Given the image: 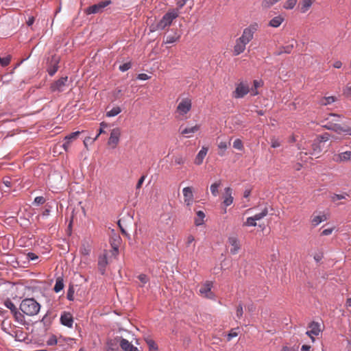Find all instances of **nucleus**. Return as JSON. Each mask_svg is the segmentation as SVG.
<instances>
[{
  "label": "nucleus",
  "instance_id": "1",
  "mask_svg": "<svg viewBox=\"0 0 351 351\" xmlns=\"http://www.w3.org/2000/svg\"><path fill=\"white\" fill-rule=\"evenodd\" d=\"M19 309L23 314L32 317L39 313L40 304L34 298H25L21 301Z\"/></svg>",
  "mask_w": 351,
  "mask_h": 351
},
{
  "label": "nucleus",
  "instance_id": "2",
  "mask_svg": "<svg viewBox=\"0 0 351 351\" xmlns=\"http://www.w3.org/2000/svg\"><path fill=\"white\" fill-rule=\"evenodd\" d=\"M180 12L178 9L169 10L160 19V21L156 25V26L151 27V31L154 32L156 30H162L169 27L172 23L173 21L179 16Z\"/></svg>",
  "mask_w": 351,
  "mask_h": 351
},
{
  "label": "nucleus",
  "instance_id": "3",
  "mask_svg": "<svg viewBox=\"0 0 351 351\" xmlns=\"http://www.w3.org/2000/svg\"><path fill=\"white\" fill-rule=\"evenodd\" d=\"M191 107L192 101L191 99L188 97L182 99L176 109V117L179 119H184L186 114L191 110Z\"/></svg>",
  "mask_w": 351,
  "mask_h": 351
},
{
  "label": "nucleus",
  "instance_id": "4",
  "mask_svg": "<svg viewBox=\"0 0 351 351\" xmlns=\"http://www.w3.org/2000/svg\"><path fill=\"white\" fill-rule=\"evenodd\" d=\"M328 140H329V138H328V134H325L324 135L318 136L311 144V149H310L308 152H304V154L315 156L317 158L318 157L317 155H319L323 149V146L322 144L323 143L328 141Z\"/></svg>",
  "mask_w": 351,
  "mask_h": 351
},
{
  "label": "nucleus",
  "instance_id": "5",
  "mask_svg": "<svg viewBox=\"0 0 351 351\" xmlns=\"http://www.w3.org/2000/svg\"><path fill=\"white\" fill-rule=\"evenodd\" d=\"M250 92V86L247 81H241L236 84L235 90L232 92V97L240 99L244 97Z\"/></svg>",
  "mask_w": 351,
  "mask_h": 351
},
{
  "label": "nucleus",
  "instance_id": "6",
  "mask_svg": "<svg viewBox=\"0 0 351 351\" xmlns=\"http://www.w3.org/2000/svg\"><path fill=\"white\" fill-rule=\"evenodd\" d=\"M258 29L259 25L257 23H252L243 29L239 38L248 44L254 38V35Z\"/></svg>",
  "mask_w": 351,
  "mask_h": 351
},
{
  "label": "nucleus",
  "instance_id": "7",
  "mask_svg": "<svg viewBox=\"0 0 351 351\" xmlns=\"http://www.w3.org/2000/svg\"><path fill=\"white\" fill-rule=\"evenodd\" d=\"M121 130L119 128H114L110 131V137L108 140V145L112 149H115L119 143Z\"/></svg>",
  "mask_w": 351,
  "mask_h": 351
},
{
  "label": "nucleus",
  "instance_id": "8",
  "mask_svg": "<svg viewBox=\"0 0 351 351\" xmlns=\"http://www.w3.org/2000/svg\"><path fill=\"white\" fill-rule=\"evenodd\" d=\"M111 3L110 1H101L97 4H94L89 6L85 10L86 14L101 13L104 11V8Z\"/></svg>",
  "mask_w": 351,
  "mask_h": 351
},
{
  "label": "nucleus",
  "instance_id": "9",
  "mask_svg": "<svg viewBox=\"0 0 351 351\" xmlns=\"http://www.w3.org/2000/svg\"><path fill=\"white\" fill-rule=\"evenodd\" d=\"M213 282L210 281L206 282L199 289V293L202 296L212 299L214 297L213 293L211 291Z\"/></svg>",
  "mask_w": 351,
  "mask_h": 351
},
{
  "label": "nucleus",
  "instance_id": "10",
  "mask_svg": "<svg viewBox=\"0 0 351 351\" xmlns=\"http://www.w3.org/2000/svg\"><path fill=\"white\" fill-rule=\"evenodd\" d=\"M228 242L231 247L230 253L233 255L238 254L241 247L239 239L236 236H231L228 237Z\"/></svg>",
  "mask_w": 351,
  "mask_h": 351
},
{
  "label": "nucleus",
  "instance_id": "11",
  "mask_svg": "<svg viewBox=\"0 0 351 351\" xmlns=\"http://www.w3.org/2000/svg\"><path fill=\"white\" fill-rule=\"evenodd\" d=\"M67 80H68V77L66 76L60 78L59 80H58L57 81H56L51 85V87H50L51 90L52 92L63 91L64 90V87L66 86Z\"/></svg>",
  "mask_w": 351,
  "mask_h": 351
},
{
  "label": "nucleus",
  "instance_id": "12",
  "mask_svg": "<svg viewBox=\"0 0 351 351\" xmlns=\"http://www.w3.org/2000/svg\"><path fill=\"white\" fill-rule=\"evenodd\" d=\"M309 330L306 332V335L308 337L311 335L317 336L321 332L320 324L318 322H312L308 324Z\"/></svg>",
  "mask_w": 351,
  "mask_h": 351
},
{
  "label": "nucleus",
  "instance_id": "13",
  "mask_svg": "<svg viewBox=\"0 0 351 351\" xmlns=\"http://www.w3.org/2000/svg\"><path fill=\"white\" fill-rule=\"evenodd\" d=\"M247 43L238 38L235 41V45L233 49L234 56H238L245 50Z\"/></svg>",
  "mask_w": 351,
  "mask_h": 351
},
{
  "label": "nucleus",
  "instance_id": "14",
  "mask_svg": "<svg viewBox=\"0 0 351 351\" xmlns=\"http://www.w3.org/2000/svg\"><path fill=\"white\" fill-rule=\"evenodd\" d=\"M60 322L62 325L71 328L73 324V318L71 313L64 312L60 316Z\"/></svg>",
  "mask_w": 351,
  "mask_h": 351
},
{
  "label": "nucleus",
  "instance_id": "15",
  "mask_svg": "<svg viewBox=\"0 0 351 351\" xmlns=\"http://www.w3.org/2000/svg\"><path fill=\"white\" fill-rule=\"evenodd\" d=\"M333 160L339 163L351 160V151H346L335 154L333 157Z\"/></svg>",
  "mask_w": 351,
  "mask_h": 351
},
{
  "label": "nucleus",
  "instance_id": "16",
  "mask_svg": "<svg viewBox=\"0 0 351 351\" xmlns=\"http://www.w3.org/2000/svg\"><path fill=\"white\" fill-rule=\"evenodd\" d=\"M119 344L123 351H140L125 339H121Z\"/></svg>",
  "mask_w": 351,
  "mask_h": 351
},
{
  "label": "nucleus",
  "instance_id": "17",
  "mask_svg": "<svg viewBox=\"0 0 351 351\" xmlns=\"http://www.w3.org/2000/svg\"><path fill=\"white\" fill-rule=\"evenodd\" d=\"M121 239L118 235H114L110 239V245L113 250V254L117 255L119 252V247L121 243Z\"/></svg>",
  "mask_w": 351,
  "mask_h": 351
},
{
  "label": "nucleus",
  "instance_id": "18",
  "mask_svg": "<svg viewBox=\"0 0 351 351\" xmlns=\"http://www.w3.org/2000/svg\"><path fill=\"white\" fill-rule=\"evenodd\" d=\"M207 152L208 148L203 147L195 157L194 161L195 164H196L197 165H200L201 164H202L203 160L207 154Z\"/></svg>",
  "mask_w": 351,
  "mask_h": 351
},
{
  "label": "nucleus",
  "instance_id": "19",
  "mask_svg": "<svg viewBox=\"0 0 351 351\" xmlns=\"http://www.w3.org/2000/svg\"><path fill=\"white\" fill-rule=\"evenodd\" d=\"M284 21V16H282V15H278L269 21L268 25L272 27L277 28L280 26V25L283 23Z\"/></svg>",
  "mask_w": 351,
  "mask_h": 351
},
{
  "label": "nucleus",
  "instance_id": "20",
  "mask_svg": "<svg viewBox=\"0 0 351 351\" xmlns=\"http://www.w3.org/2000/svg\"><path fill=\"white\" fill-rule=\"evenodd\" d=\"M315 0H301L300 10L302 13H306L311 7Z\"/></svg>",
  "mask_w": 351,
  "mask_h": 351
},
{
  "label": "nucleus",
  "instance_id": "21",
  "mask_svg": "<svg viewBox=\"0 0 351 351\" xmlns=\"http://www.w3.org/2000/svg\"><path fill=\"white\" fill-rule=\"evenodd\" d=\"M263 86V81L261 80H255L253 81V86L250 88V93L252 96L259 94L258 88Z\"/></svg>",
  "mask_w": 351,
  "mask_h": 351
},
{
  "label": "nucleus",
  "instance_id": "22",
  "mask_svg": "<svg viewBox=\"0 0 351 351\" xmlns=\"http://www.w3.org/2000/svg\"><path fill=\"white\" fill-rule=\"evenodd\" d=\"M206 215L202 210H198L196 213V217L194 219V223L196 226H202L204 223V218Z\"/></svg>",
  "mask_w": 351,
  "mask_h": 351
},
{
  "label": "nucleus",
  "instance_id": "23",
  "mask_svg": "<svg viewBox=\"0 0 351 351\" xmlns=\"http://www.w3.org/2000/svg\"><path fill=\"white\" fill-rule=\"evenodd\" d=\"M199 128L200 126L199 125H195L191 128H186L181 130V134L182 135H186V137H190L191 136L189 135V134L197 132L199 130Z\"/></svg>",
  "mask_w": 351,
  "mask_h": 351
},
{
  "label": "nucleus",
  "instance_id": "24",
  "mask_svg": "<svg viewBox=\"0 0 351 351\" xmlns=\"http://www.w3.org/2000/svg\"><path fill=\"white\" fill-rule=\"evenodd\" d=\"M91 251V247L88 243H84L82 244L80 248V253L83 256H88Z\"/></svg>",
  "mask_w": 351,
  "mask_h": 351
},
{
  "label": "nucleus",
  "instance_id": "25",
  "mask_svg": "<svg viewBox=\"0 0 351 351\" xmlns=\"http://www.w3.org/2000/svg\"><path fill=\"white\" fill-rule=\"evenodd\" d=\"M326 220V217L323 215H313L311 219V223L313 226H318L322 221Z\"/></svg>",
  "mask_w": 351,
  "mask_h": 351
},
{
  "label": "nucleus",
  "instance_id": "26",
  "mask_svg": "<svg viewBox=\"0 0 351 351\" xmlns=\"http://www.w3.org/2000/svg\"><path fill=\"white\" fill-rule=\"evenodd\" d=\"M230 145V139L228 141H221L218 144V148L220 149L219 154L221 156L224 155V151Z\"/></svg>",
  "mask_w": 351,
  "mask_h": 351
},
{
  "label": "nucleus",
  "instance_id": "27",
  "mask_svg": "<svg viewBox=\"0 0 351 351\" xmlns=\"http://www.w3.org/2000/svg\"><path fill=\"white\" fill-rule=\"evenodd\" d=\"M221 184V182L220 180L213 183L210 186V191L213 196L216 197L219 195V188Z\"/></svg>",
  "mask_w": 351,
  "mask_h": 351
},
{
  "label": "nucleus",
  "instance_id": "28",
  "mask_svg": "<svg viewBox=\"0 0 351 351\" xmlns=\"http://www.w3.org/2000/svg\"><path fill=\"white\" fill-rule=\"evenodd\" d=\"M64 286V285L62 278L59 277L56 279L53 290L56 293H58L63 289Z\"/></svg>",
  "mask_w": 351,
  "mask_h": 351
},
{
  "label": "nucleus",
  "instance_id": "29",
  "mask_svg": "<svg viewBox=\"0 0 351 351\" xmlns=\"http://www.w3.org/2000/svg\"><path fill=\"white\" fill-rule=\"evenodd\" d=\"M106 351H119L117 347V341H116V339L109 340L107 342Z\"/></svg>",
  "mask_w": 351,
  "mask_h": 351
},
{
  "label": "nucleus",
  "instance_id": "30",
  "mask_svg": "<svg viewBox=\"0 0 351 351\" xmlns=\"http://www.w3.org/2000/svg\"><path fill=\"white\" fill-rule=\"evenodd\" d=\"M121 112V108L119 106L113 107L110 110L106 112V116L108 117H115Z\"/></svg>",
  "mask_w": 351,
  "mask_h": 351
},
{
  "label": "nucleus",
  "instance_id": "31",
  "mask_svg": "<svg viewBox=\"0 0 351 351\" xmlns=\"http://www.w3.org/2000/svg\"><path fill=\"white\" fill-rule=\"evenodd\" d=\"M180 37V35L178 34L177 32H175L172 35L167 36L166 40L165 43H169V44L173 43L176 42L177 40H178Z\"/></svg>",
  "mask_w": 351,
  "mask_h": 351
},
{
  "label": "nucleus",
  "instance_id": "32",
  "mask_svg": "<svg viewBox=\"0 0 351 351\" xmlns=\"http://www.w3.org/2000/svg\"><path fill=\"white\" fill-rule=\"evenodd\" d=\"M298 0H286L283 3V8L285 10H292L296 5Z\"/></svg>",
  "mask_w": 351,
  "mask_h": 351
},
{
  "label": "nucleus",
  "instance_id": "33",
  "mask_svg": "<svg viewBox=\"0 0 351 351\" xmlns=\"http://www.w3.org/2000/svg\"><path fill=\"white\" fill-rule=\"evenodd\" d=\"M3 304L6 308L10 310L12 314L18 309L15 304L9 298L6 299Z\"/></svg>",
  "mask_w": 351,
  "mask_h": 351
},
{
  "label": "nucleus",
  "instance_id": "34",
  "mask_svg": "<svg viewBox=\"0 0 351 351\" xmlns=\"http://www.w3.org/2000/svg\"><path fill=\"white\" fill-rule=\"evenodd\" d=\"M15 320L17 322H19V323H22L24 322L25 320V317H24V315L23 313H21L20 311H19V310L17 309L15 312H14L12 313Z\"/></svg>",
  "mask_w": 351,
  "mask_h": 351
},
{
  "label": "nucleus",
  "instance_id": "35",
  "mask_svg": "<svg viewBox=\"0 0 351 351\" xmlns=\"http://www.w3.org/2000/svg\"><path fill=\"white\" fill-rule=\"evenodd\" d=\"M108 264L107 259L106 257H104L103 258L100 259L98 263L99 269L101 273V274H104L105 272V267L106 265Z\"/></svg>",
  "mask_w": 351,
  "mask_h": 351
},
{
  "label": "nucleus",
  "instance_id": "36",
  "mask_svg": "<svg viewBox=\"0 0 351 351\" xmlns=\"http://www.w3.org/2000/svg\"><path fill=\"white\" fill-rule=\"evenodd\" d=\"M335 101H336V99L335 97L330 96V97H324L321 100L320 102H321L322 105L326 106V105H328V104H330L335 102Z\"/></svg>",
  "mask_w": 351,
  "mask_h": 351
},
{
  "label": "nucleus",
  "instance_id": "37",
  "mask_svg": "<svg viewBox=\"0 0 351 351\" xmlns=\"http://www.w3.org/2000/svg\"><path fill=\"white\" fill-rule=\"evenodd\" d=\"M58 59H56L54 64L51 66V67L48 69V73L49 75L52 76L57 72L58 69Z\"/></svg>",
  "mask_w": 351,
  "mask_h": 351
},
{
  "label": "nucleus",
  "instance_id": "38",
  "mask_svg": "<svg viewBox=\"0 0 351 351\" xmlns=\"http://www.w3.org/2000/svg\"><path fill=\"white\" fill-rule=\"evenodd\" d=\"M74 293H75V289L73 285L69 286L67 293H66V298L69 300L73 301L74 300Z\"/></svg>",
  "mask_w": 351,
  "mask_h": 351
},
{
  "label": "nucleus",
  "instance_id": "39",
  "mask_svg": "<svg viewBox=\"0 0 351 351\" xmlns=\"http://www.w3.org/2000/svg\"><path fill=\"white\" fill-rule=\"evenodd\" d=\"M280 0H263L262 5L265 8H269Z\"/></svg>",
  "mask_w": 351,
  "mask_h": 351
},
{
  "label": "nucleus",
  "instance_id": "40",
  "mask_svg": "<svg viewBox=\"0 0 351 351\" xmlns=\"http://www.w3.org/2000/svg\"><path fill=\"white\" fill-rule=\"evenodd\" d=\"M233 147L238 150L243 149V144L241 139L237 138L233 142Z\"/></svg>",
  "mask_w": 351,
  "mask_h": 351
},
{
  "label": "nucleus",
  "instance_id": "41",
  "mask_svg": "<svg viewBox=\"0 0 351 351\" xmlns=\"http://www.w3.org/2000/svg\"><path fill=\"white\" fill-rule=\"evenodd\" d=\"M182 193L184 197H191L193 196V188L185 187L183 189Z\"/></svg>",
  "mask_w": 351,
  "mask_h": 351
},
{
  "label": "nucleus",
  "instance_id": "42",
  "mask_svg": "<svg viewBox=\"0 0 351 351\" xmlns=\"http://www.w3.org/2000/svg\"><path fill=\"white\" fill-rule=\"evenodd\" d=\"M267 208H264V210H262L260 213L256 214L254 216H253L255 221L260 220L263 219L264 217H265L267 214Z\"/></svg>",
  "mask_w": 351,
  "mask_h": 351
},
{
  "label": "nucleus",
  "instance_id": "43",
  "mask_svg": "<svg viewBox=\"0 0 351 351\" xmlns=\"http://www.w3.org/2000/svg\"><path fill=\"white\" fill-rule=\"evenodd\" d=\"M80 133V132L79 131L73 132V133L70 134L69 135L65 136L64 141H69V142H71L72 141L77 138V137L79 136Z\"/></svg>",
  "mask_w": 351,
  "mask_h": 351
},
{
  "label": "nucleus",
  "instance_id": "44",
  "mask_svg": "<svg viewBox=\"0 0 351 351\" xmlns=\"http://www.w3.org/2000/svg\"><path fill=\"white\" fill-rule=\"evenodd\" d=\"M11 61V57L10 56L4 57V58H0V64L5 67L8 66Z\"/></svg>",
  "mask_w": 351,
  "mask_h": 351
},
{
  "label": "nucleus",
  "instance_id": "45",
  "mask_svg": "<svg viewBox=\"0 0 351 351\" xmlns=\"http://www.w3.org/2000/svg\"><path fill=\"white\" fill-rule=\"evenodd\" d=\"M147 343L148 345L149 351L158 350V346L152 339L147 340Z\"/></svg>",
  "mask_w": 351,
  "mask_h": 351
},
{
  "label": "nucleus",
  "instance_id": "46",
  "mask_svg": "<svg viewBox=\"0 0 351 351\" xmlns=\"http://www.w3.org/2000/svg\"><path fill=\"white\" fill-rule=\"evenodd\" d=\"M343 94L347 97L351 96V83H348L343 88Z\"/></svg>",
  "mask_w": 351,
  "mask_h": 351
},
{
  "label": "nucleus",
  "instance_id": "47",
  "mask_svg": "<svg viewBox=\"0 0 351 351\" xmlns=\"http://www.w3.org/2000/svg\"><path fill=\"white\" fill-rule=\"evenodd\" d=\"M243 225L246 226H256V223L254 217H250L247 219L246 221L244 223Z\"/></svg>",
  "mask_w": 351,
  "mask_h": 351
},
{
  "label": "nucleus",
  "instance_id": "48",
  "mask_svg": "<svg viewBox=\"0 0 351 351\" xmlns=\"http://www.w3.org/2000/svg\"><path fill=\"white\" fill-rule=\"evenodd\" d=\"M132 66V64L130 62H126V63H124L121 65L119 66V69L122 72H125L128 70H129Z\"/></svg>",
  "mask_w": 351,
  "mask_h": 351
},
{
  "label": "nucleus",
  "instance_id": "49",
  "mask_svg": "<svg viewBox=\"0 0 351 351\" xmlns=\"http://www.w3.org/2000/svg\"><path fill=\"white\" fill-rule=\"evenodd\" d=\"M280 145H281V142L278 138H276L275 137H272L271 138V146L273 148H277V147H280Z\"/></svg>",
  "mask_w": 351,
  "mask_h": 351
},
{
  "label": "nucleus",
  "instance_id": "50",
  "mask_svg": "<svg viewBox=\"0 0 351 351\" xmlns=\"http://www.w3.org/2000/svg\"><path fill=\"white\" fill-rule=\"evenodd\" d=\"M57 343H58V339H57L56 336H55V335H51V337H49V338L47 341V343L49 346H54V345L57 344Z\"/></svg>",
  "mask_w": 351,
  "mask_h": 351
},
{
  "label": "nucleus",
  "instance_id": "51",
  "mask_svg": "<svg viewBox=\"0 0 351 351\" xmlns=\"http://www.w3.org/2000/svg\"><path fill=\"white\" fill-rule=\"evenodd\" d=\"M243 306L241 304H239L237 307V311H236V315L237 317L240 319L241 318V317L243 316Z\"/></svg>",
  "mask_w": 351,
  "mask_h": 351
},
{
  "label": "nucleus",
  "instance_id": "52",
  "mask_svg": "<svg viewBox=\"0 0 351 351\" xmlns=\"http://www.w3.org/2000/svg\"><path fill=\"white\" fill-rule=\"evenodd\" d=\"M232 189L230 187H226L224 189L223 193V197H232Z\"/></svg>",
  "mask_w": 351,
  "mask_h": 351
},
{
  "label": "nucleus",
  "instance_id": "53",
  "mask_svg": "<svg viewBox=\"0 0 351 351\" xmlns=\"http://www.w3.org/2000/svg\"><path fill=\"white\" fill-rule=\"evenodd\" d=\"M238 336V333L235 331V329H232L227 335V341H230L233 337Z\"/></svg>",
  "mask_w": 351,
  "mask_h": 351
},
{
  "label": "nucleus",
  "instance_id": "54",
  "mask_svg": "<svg viewBox=\"0 0 351 351\" xmlns=\"http://www.w3.org/2000/svg\"><path fill=\"white\" fill-rule=\"evenodd\" d=\"M194 241H195V237L193 235L189 234L186 238V247H189L192 243H193V245L195 246Z\"/></svg>",
  "mask_w": 351,
  "mask_h": 351
},
{
  "label": "nucleus",
  "instance_id": "55",
  "mask_svg": "<svg viewBox=\"0 0 351 351\" xmlns=\"http://www.w3.org/2000/svg\"><path fill=\"white\" fill-rule=\"evenodd\" d=\"M108 126V123L103 121L100 123V128L99 130L98 135L106 133L104 128H106Z\"/></svg>",
  "mask_w": 351,
  "mask_h": 351
},
{
  "label": "nucleus",
  "instance_id": "56",
  "mask_svg": "<svg viewBox=\"0 0 351 351\" xmlns=\"http://www.w3.org/2000/svg\"><path fill=\"white\" fill-rule=\"evenodd\" d=\"M138 278L139 279L143 285H144L148 282V278L145 274H140L138 276Z\"/></svg>",
  "mask_w": 351,
  "mask_h": 351
},
{
  "label": "nucleus",
  "instance_id": "57",
  "mask_svg": "<svg viewBox=\"0 0 351 351\" xmlns=\"http://www.w3.org/2000/svg\"><path fill=\"white\" fill-rule=\"evenodd\" d=\"M333 230H334V228H330L325 229L321 232V235H322V236L330 235L332 233Z\"/></svg>",
  "mask_w": 351,
  "mask_h": 351
},
{
  "label": "nucleus",
  "instance_id": "58",
  "mask_svg": "<svg viewBox=\"0 0 351 351\" xmlns=\"http://www.w3.org/2000/svg\"><path fill=\"white\" fill-rule=\"evenodd\" d=\"M184 162H185L184 158L181 156H178L176 157V158H175V162L177 165H183L184 163Z\"/></svg>",
  "mask_w": 351,
  "mask_h": 351
},
{
  "label": "nucleus",
  "instance_id": "59",
  "mask_svg": "<svg viewBox=\"0 0 351 351\" xmlns=\"http://www.w3.org/2000/svg\"><path fill=\"white\" fill-rule=\"evenodd\" d=\"M150 78V76L147 75L146 73H140L137 76V79L140 80H147Z\"/></svg>",
  "mask_w": 351,
  "mask_h": 351
},
{
  "label": "nucleus",
  "instance_id": "60",
  "mask_svg": "<svg viewBox=\"0 0 351 351\" xmlns=\"http://www.w3.org/2000/svg\"><path fill=\"white\" fill-rule=\"evenodd\" d=\"M45 202V199H34L32 204L38 206L40 204H43Z\"/></svg>",
  "mask_w": 351,
  "mask_h": 351
},
{
  "label": "nucleus",
  "instance_id": "61",
  "mask_svg": "<svg viewBox=\"0 0 351 351\" xmlns=\"http://www.w3.org/2000/svg\"><path fill=\"white\" fill-rule=\"evenodd\" d=\"M145 176H142L140 178V179L138 180L137 184H136V189H140L141 187L142 184H143V182L145 181Z\"/></svg>",
  "mask_w": 351,
  "mask_h": 351
},
{
  "label": "nucleus",
  "instance_id": "62",
  "mask_svg": "<svg viewBox=\"0 0 351 351\" xmlns=\"http://www.w3.org/2000/svg\"><path fill=\"white\" fill-rule=\"evenodd\" d=\"M337 131L343 132L346 134H351V128H350L343 129L340 127H338V128L337 129Z\"/></svg>",
  "mask_w": 351,
  "mask_h": 351
},
{
  "label": "nucleus",
  "instance_id": "63",
  "mask_svg": "<svg viewBox=\"0 0 351 351\" xmlns=\"http://www.w3.org/2000/svg\"><path fill=\"white\" fill-rule=\"evenodd\" d=\"M27 257L29 259L32 260V261H34V260H36L38 258V256L36 255L34 253H32V252H29L27 254Z\"/></svg>",
  "mask_w": 351,
  "mask_h": 351
},
{
  "label": "nucleus",
  "instance_id": "64",
  "mask_svg": "<svg viewBox=\"0 0 351 351\" xmlns=\"http://www.w3.org/2000/svg\"><path fill=\"white\" fill-rule=\"evenodd\" d=\"M187 1L185 0H177V5L178 7V10L182 8Z\"/></svg>",
  "mask_w": 351,
  "mask_h": 351
}]
</instances>
